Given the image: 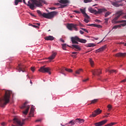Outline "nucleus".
<instances>
[{"instance_id":"bf43d9fd","label":"nucleus","mask_w":126,"mask_h":126,"mask_svg":"<svg viewBox=\"0 0 126 126\" xmlns=\"http://www.w3.org/2000/svg\"><path fill=\"white\" fill-rule=\"evenodd\" d=\"M1 126H4L5 125V123L4 122H2L1 124Z\"/></svg>"},{"instance_id":"ea45409f","label":"nucleus","mask_w":126,"mask_h":126,"mask_svg":"<svg viewBox=\"0 0 126 126\" xmlns=\"http://www.w3.org/2000/svg\"><path fill=\"white\" fill-rule=\"evenodd\" d=\"M37 12L38 14L39 15V16H43V14H42V12H41V11L37 10Z\"/></svg>"},{"instance_id":"69168bd1","label":"nucleus","mask_w":126,"mask_h":126,"mask_svg":"<svg viewBox=\"0 0 126 126\" xmlns=\"http://www.w3.org/2000/svg\"><path fill=\"white\" fill-rule=\"evenodd\" d=\"M36 25H38L37 26H38V27H39V26H40V23H36Z\"/></svg>"},{"instance_id":"79ce46f5","label":"nucleus","mask_w":126,"mask_h":126,"mask_svg":"<svg viewBox=\"0 0 126 126\" xmlns=\"http://www.w3.org/2000/svg\"><path fill=\"white\" fill-rule=\"evenodd\" d=\"M84 21L86 23H88V22H89V19H87V18L85 17V19H84Z\"/></svg>"},{"instance_id":"37998d69","label":"nucleus","mask_w":126,"mask_h":126,"mask_svg":"<svg viewBox=\"0 0 126 126\" xmlns=\"http://www.w3.org/2000/svg\"><path fill=\"white\" fill-rule=\"evenodd\" d=\"M107 108H108V111H111V109H112V105H111L110 104H109L107 106Z\"/></svg>"},{"instance_id":"a19ab883","label":"nucleus","mask_w":126,"mask_h":126,"mask_svg":"<svg viewBox=\"0 0 126 126\" xmlns=\"http://www.w3.org/2000/svg\"><path fill=\"white\" fill-rule=\"evenodd\" d=\"M65 70L68 72H72V69H71L65 68Z\"/></svg>"},{"instance_id":"cd10ccee","label":"nucleus","mask_w":126,"mask_h":126,"mask_svg":"<svg viewBox=\"0 0 126 126\" xmlns=\"http://www.w3.org/2000/svg\"><path fill=\"white\" fill-rule=\"evenodd\" d=\"M72 46L73 47V48H75V49H76L78 51H80V50H81V49L80 48V47H79V45H72Z\"/></svg>"},{"instance_id":"423d86ee","label":"nucleus","mask_w":126,"mask_h":126,"mask_svg":"<svg viewBox=\"0 0 126 126\" xmlns=\"http://www.w3.org/2000/svg\"><path fill=\"white\" fill-rule=\"evenodd\" d=\"M38 71L40 72H42V73H46V72H48L49 74H51V68L48 67H46L45 66H43L40 67V68L38 69Z\"/></svg>"},{"instance_id":"1a4fd4ad","label":"nucleus","mask_w":126,"mask_h":126,"mask_svg":"<svg viewBox=\"0 0 126 126\" xmlns=\"http://www.w3.org/2000/svg\"><path fill=\"white\" fill-rule=\"evenodd\" d=\"M102 113V110H100L99 108L97 109V110L94 111V113H93L92 115H90V118H91L93 117L94 118H95L96 116H98V115H100Z\"/></svg>"},{"instance_id":"6ab92c4d","label":"nucleus","mask_w":126,"mask_h":126,"mask_svg":"<svg viewBox=\"0 0 126 126\" xmlns=\"http://www.w3.org/2000/svg\"><path fill=\"white\" fill-rule=\"evenodd\" d=\"M34 107L32 106L31 108L29 117H34Z\"/></svg>"},{"instance_id":"aec40b11","label":"nucleus","mask_w":126,"mask_h":126,"mask_svg":"<svg viewBox=\"0 0 126 126\" xmlns=\"http://www.w3.org/2000/svg\"><path fill=\"white\" fill-rule=\"evenodd\" d=\"M75 124H76V120L70 121L68 123H67L65 125V126H66V125H68L69 126H74V125H75Z\"/></svg>"},{"instance_id":"72a5a7b5","label":"nucleus","mask_w":126,"mask_h":126,"mask_svg":"<svg viewBox=\"0 0 126 126\" xmlns=\"http://www.w3.org/2000/svg\"><path fill=\"white\" fill-rule=\"evenodd\" d=\"M117 28H121V26L119 25L114 26L113 28L112 29H117Z\"/></svg>"},{"instance_id":"a878e982","label":"nucleus","mask_w":126,"mask_h":126,"mask_svg":"<svg viewBox=\"0 0 126 126\" xmlns=\"http://www.w3.org/2000/svg\"><path fill=\"white\" fill-rule=\"evenodd\" d=\"M126 53H118L115 55V57H125Z\"/></svg>"},{"instance_id":"9d476101","label":"nucleus","mask_w":126,"mask_h":126,"mask_svg":"<svg viewBox=\"0 0 126 126\" xmlns=\"http://www.w3.org/2000/svg\"><path fill=\"white\" fill-rule=\"evenodd\" d=\"M124 1L125 2H126V0H121V1H119L118 2H113L112 3V5H114V6H116V7H119L120 6H123L124 4L121 3L119 4V2H122V1Z\"/></svg>"},{"instance_id":"f257e3e1","label":"nucleus","mask_w":126,"mask_h":126,"mask_svg":"<svg viewBox=\"0 0 126 126\" xmlns=\"http://www.w3.org/2000/svg\"><path fill=\"white\" fill-rule=\"evenodd\" d=\"M31 1H32V3H30V1H29L27 5L28 6H29L32 10H34L35 5L38 7H41V6H43V3L44 4H47V2L45 0H31Z\"/></svg>"},{"instance_id":"e2e57ef3","label":"nucleus","mask_w":126,"mask_h":126,"mask_svg":"<svg viewBox=\"0 0 126 126\" xmlns=\"http://www.w3.org/2000/svg\"><path fill=\"white\" fill-rule=\"evenodd\" d=\"M126 78L124 80H122V81H121V82H126Z\"/></svg>"},{"instance_id":"5701e85b","label":"nucleus","mask_w":126,"mask_h":126,"mask_svg":"<svg viewBox=\"0 0 126 126\" xmlns=\"http://www.w3.org/2000/svg\"><path fill=\"white\" fill-rule=\"evenodd\" d=\"M104 49H106V46H102V47L99 48L98 49L96 50V53H101V52H103Z\"/></svg>"},{"instance_id":"e433bc0d","label":"nucleus","mask_w":126,"mask_h":126,"mask_svg":"<svg viewBox=\"0 0 126 126\" xmlns=\"http://www.w3.org/2000/svg\"><path fill=\"white\" fill-rule=\"evenodd\" d=\"M89 62L91 63V66H93L94 64V62H93V61L92 60V59H90Z\"/></svg>"},{"instance_id":"412c9836","label":"nucleus","mask_w":126,"mask_h":126,"mask_svg":"<svg viewBox=\"0 0 126 126\" xmlns=\"http://www.w3.org/2000/svg\"><path fill=\"white\" fill-rule=\"evenodd\" d=\"M88 26H93V27H96L97 28H102V26L100 25H97L95 24H92L88 25Z\"/></svg>"},{"instance_id":"0e129e2a","label":"nucleus","mask_w":126,"mask_h":126,"mask_svg":"<svg viewBox=\"0 0 126 126\" xmlns=\"http://www.w3.org/2000/svg\"><path fill=\"white\" fill-rule=\"evenodd\" d=\"M30 14L32 16H35V15L33 14L32 13H30Z\"/></svg>"},{"instance_id":"6e6d98bb","label":"nucleus","mask_w":126,"mask_h":126,"mask_svg":"<svg viewBox=\"0 0 126 126\" xmlns=\"http://www.w3.org/2000/svg\"><path fill=\"white\" fill-rule=\"evenodd\" d=\"M50 9H52V10H55V9H56V7H52L50 8Z\"/></svg>"},{"instance_id":"4d7b16f0","label":"nucleus","mask_w":126,"mask_h":126,"mask_svg":"<svg viewBox=\"0 0 126 126\" xmlns=\"http://www.w3.org/2000/svg\"><path fill=\"white\" fill-rule=\"evenodd\" d=\"M61 42H62V43H64V40L63 39V38H60Z\"/></svg>"},{"instance_id":"a211bd4d","label":"nucleus","mask_w":126,"mask_h":126,"mask_svg":"<svg viewBox=\"0 0 126 126\" xmlns=\"http://www.w3.org/2000/svg\"><path fill=\"white\" fill-rule=\"evenodd\" d=\"M56 56L57 53L55 52L53 54H52L51 56L48 58V60H49L50 61H53V60L55 59V58H56Z\"/></svg>"},{"instance_id":"20e7f679","label":"nucleus","mask_w":126,"mask_h":126,"mask_svg":"<svg viewBox=\"0 0 126 126\" xmlns=\"http://www.w3.org/2000/svg\"><path fill=\"white\" fill-rule=\"evenodd\" d=\"M58 1L59 2L55 3V5H58L59 8H64V7L68 5V3H69L68 0H58Z\"/></svg>"},{"instance_id":"49530a36","label":"nucleus","mask_w":126,"mask_h":126,"mask_svg":"<svg viewBox=\"0 0 126 126\" xmlns=\"http://www.w3.org/2000/svg\"><path fill=\"white\" fill-rule=\"evenodd\" d=\"M81 30H83V31H84L85 32H86V33H88V31L84 28H81Z\"/></svg>"},{"instance_id":"8fccbe9b","label":"nucleus","mask_w":126,"mask_h":126,"mask_svg":"<svg viewBox=\"0 0 126 126\" xmlns=\"http://www.w3.org/2000/svg\"><path fill=\"white\" fill-rule=\"evenodd\" d=\"M19 2H18V0H15V5H17V4H18Z\"/></svg>"},{"instance_id":"39448f33","label":"nucleus","mask_w":126,"mask_h":126,"mask_svg":"<svg viewBox=\"0 0 126 126\" xmlns=\"http://www.w3.org/2000/svg\"><path fill=\"white\" fill-rule=\"evenodd\" d=\"M57 13L58 12L56 11L50 12L48 13H43V17L44 18H47V19H52V18H54V17L57 15Z\"/></svg>"},{"instance_id":"5fc2aeb1","label":"nucleus","mask_w":126,"mask_h":126,"mask_svg":"<svg viewBox=\"0 0 126 126\" xmlns=\"http://www.w3.org/2000/svg\"><path fill=\"white\" fill-rule=\"evenodd\" d=\"M80 34H81V35H83V34H84V32L82 31H80Z\"/></svg>"},{"instance_id":"f704fd0d","label":"nucleus","mask_w":126,"mask_h":126,"mask_svg":"<svg viewBox=\"0 0 126 126\" xmlns=\"http://www.w3.org/2000/svg\"><path fill=\"white\" fill-rule=\"evenodd\" d=\"M95 46H96V45H95L94 43H90L88 44V47L91 48V47H95Z\"/></svg>"},{"instance_id":"680f3d73","label":"nucleus","mask_w":126,"mask_h":126,"mask_svg":"<svg viewBox=\"0 0 126 126\" xmlns=\"http://www.w3.org/2000/svg\"><path fill=\"white\" fill-rule=\"evenodd\" d=\"M71 57H73V58H76V54L72 55H71Z\"/></svg>"},{"instance_id":"2eb2a0df","label":"nucleus","mask_w":126,"mask_h":126,"mask_svg":"<svg viewBox=\"0 0 126 126\" xmlns=\"http://www.w3.org/2000/svg\"><path fill=\"white\" fill-rule=\"evenodd\" d=\"M13 123L15 124V125H17V126H22L21 121H20V120L16 118H14L13 119Z\"/></svg>"},{"instance_id":"58836bf2","label":"nucleus","mask_w":126,"mask_h":126,"mask_svg":"<svg viewBox=\"0 0 126 126\" xmlns=\"http://www.w3.org/2000/svg\"><path fill=\"white\" fill-rule=\"evenodd\" d=\"M85 3H88L89 2H92V0H84Z\"/></svg>"},{"instance_id":"603ef678","label":"nucleus","mask_w":126,"mask_h":126,"mask_svg":"<svg viewBox=\"0 0 126 126\" xmlns=\"http://www.w3.org/2000/svg\"><path fill=\"white\" fill-rule=\"evenodd\" d=\"M110 115V113H107L106 115L103 116V118H108Z\"/></svg>"},{"instance_id":"4be33fe9","label":"nucleus","mask_w":126,"mask_h":126,"mask_svg":"<svg viewBox=\"0 0 126 126\" xmlns=\"http://www.w3.org/2000/svg\"><path fill=\"white\" fill-rule=\"evenodd\" d=\"M89 11L91 12V13H94V14H97V10L94 9L93 8L90 7L88 8Z\"/></svg>"},{"instance_id":"9b49d317","label":"nucleus","mask_w":126,"mask_h":126,"mask_svg":"<svg viewBox=\"0 0 126 126\" xmlns=\"http://www.w3.org/2000/svg\"><path fill=\"white\" fill-rule=\"evenodd\" d=\"M80 11L81 12V13H82L83 16L86 18H87L88 19H90V17H89V16H88L87 13H86V10L85 9V8H84V9L80 8Z\"/></svg>"},{"instance_id":"774afa93","label":"nucleus","mask_w":126,"mask_h":126,"mask_svg":"<svg viewBox=\"0 0 126 126\" xmlns=\"http://www.w3.org/2000/svg\"><path fill=\"white\" fill-rule=\"evenodd\" d=\"M95 22H100V20H96Z\"/></svg>"},{"instance_id":"f8f14e48","label":"nucleus","mask_w":126,"mask_h":126,"mask_svg":"<svg viewBox=\"0 0 126 126\" xmlns=\"http://www.w3.org/2000/svg\"><path fill=\"white\" fill-rule=\"evenodd\" d=\"M92 72L93 75H97L99 76L100 74L102 73L101 69H95V70H92Z\"/></svg>"},{"instance_id":"c85d7f7f","label":"nucleus","mask_w":126,"mask_h":126,"mask_svg":"<svg viewBox=\"0 0 126 126\" xmlns=\"http://www.w3.org/2000/svg\"><path fill=\"white\" fill-rule=\"evenodd\" d=\"M79 42L80 43H83L84 44H85V43H86V42H87V41L86 40V39H83L79 38Z\"/></svg>"},{"instance_id":"393cba45","label":"nucleus","mask_w":126,"mask_h":126,"mask_svg":"<svg viewBox=\"0 0 126 126\" xmlns=\"http://www.w3.org/2000/svg\"><path fill=\"white\" fill-rule=\"evenodd\" d=\"M64 70H65V67H62L61 68H59L60 73H62V74H63V75L65 76V74L64 73Z\"/></svg>"},{"instance_id":"f3484780","label":"nucleus","mask_w":126,"mask_h":126,"mask_svg":"<svg viewBox=\"0 0 126 126\" xmlns=\"http://www.w3.org/2000/svg\"><path fill=\"white\" fill-rule=\"evenodd\" d=\"M106 11H107V10L105 8L98 9V11H96V14H101L103 12H106Z\"/></svg>"},{"instance_id":"ddd939ff","label":"nucleus","mask_w":126,"mask_h":126,"mask_svg":"<svg viewBox=\"0 0 126 126\" xmlns=\"http://www.w3.org/2000/svg\"><path fill=\"white\" fill-rule=\"evenodd\" d=\"M71 40L72 44H78L79 37L78 36L72 37Z\"/></svg>"},{"instance_id":"f03ea898","label":"nucleus","mask_w":126,"mask_h":126,"mask_svg":"<svg viewBox=\"0 0 126 126\" xmlns=\"http://www.w3.org/2000/svg\"><path fill=\"white\" fill-rule=\"evenodd\" d=\"M10 98V92L9 91L5 92V95L3 98L0 99V106L3 107L8 102Z\"/></svg>"},{"instance_id":"c756f323","label":"nucleus","mask_w":126,"mask_h":126,"mask_svg":"<svg viewBox=\"0 0 126 126\" xmlns=\"http://www.w3.org/2000/svg\"><path fill=\"white\" fill-rule=\"evenodd\" d=\"M82 71H83V70L81 68L79 69L78 70H76L75 71V73L76 74H80L81 72H82Z\"/></svg>"},{"instance_id":"4468645a","label":"nucleus","mask_w":126,"mask_h":126,"mask_svg":"<svg viewBox=\"0 0 126 126\" xmlns=\"http://www.w3.org/2000/svg\"><path fill=\"white\" fill-rule=\"evenodd\" d=\"M108 122V120H103L101 122H99L98 123H96L94 124L95 126H103V125H105L106 123Z\"/></svg>"},{"instance_id":"bb28decb","label":"nucleus","mask_w":126,"mask_h":126,"mask_svg":"<svg viewBox=\"0 0 126 126\" xmlns=\"http://www.w3.org/2000/svg\"><path fill=\"white\" fill-rule=\"evenodd\" d=\"M23 67L22 66V65L21 64H19L18 66V69L20 72V71H23V72H24V71L23 70Z\"/></svg>"},{"instance_id":"2f4dec72","label":"nucleus","mask_w":126,"mask_h":126,"mask_svg":"<svg viewBox=\"0 0 126 126\" xmlns=\"http://www.w3.org/2000/svg\"><path fill=\"white\" fill-rule=\"evenodd\" d=\"M62 48L64 51H66V44L64 43L62 44Z\"/></svg>"},{"instance_id":"a18cd8bd","label":"nucleus","mask_w":126,"mask_h":126,"mask_svg":"<svg viewBox=\"0 0 126 126\" xmlns=\"http://www.w3.org/2000/svg\"><path fill=\"white\" fill-rule=\"evenodd\" d=\"M104 20H105L104 23H105V24H108V21H109V18L105 19Z\"/></svg>"},{"instance_id":"13d9d810","label":"nucleus","mask_w":126,"mask_h":126,"mask_svg":"<svg viewBox=\"0 0 126 126\" xmlns=\"http://www.w3.org/2000/svg\"><path fill=\"white\" fill-rule=\"evenodd\" d=\"M41 121H42V120H41V119H38L35 121V122L37 123L38 122H41Z\"/></svg>"},{"instance_id":"de8ad7c7","label":"nucleus","mask_w":126,"mask_h":126,"mask_svg":"<svg viewBox=\"0 0 126 126\" xmlns=\"http://www.w3.org/2000/svg\"><path fill=\"white\" fill-rule=\"evenodd\" d=\"M74 12H75V13H78V14H80V13H81V12L80 11L78 10H74Z\"/></svg>"},{"instance_id":"7ed1b4c3","label":"nucleus","mask_w":126,"mask_h":126,"mask_svg":"<svg viewBox=\"0 0 126 126\" xmlns=\"http://www.w3.org/2000/svg\"><path fill=\"white\" fill-rule=\"evenodd\" d=\"M123 14H124V12H123V10L117 12L115 14L116 17L112 20V23H114V24H117L118 23H126V20H121L117 21L119 18H120L121 16L123 15Z\"/></svg>"},{"instance_id":"3c124183","label":"nucleus","mask_w":126,"mask_h":126,"mask_svg":"<svg viewBox=\"0 0 126 126\" xmlns=\"http://www.w3.org/2000/svg\"><path fill=\"white\" fill-rule=\"evenodd\" d=\"M31 69L32 71V72H34V71H35V68L33 67H32L31 68Z\"/></svg>"},{"instance_id":"09e8293b","label":"nucleus","mask_w":126,"mask_h":126,"mask_svg":"<svg viewBox=\"0 0 126 126\" xmlns=\"http://www.w3.org/2000/svg\"><path fill=\"white\" fill-rule=\"evenodd\" d=\"M119 25L120 26V28L122 27V26L123 27H125V26H126V23L122 24H120Z\"/></svg>"},{"instance_id":"338daca9","label":"nucleus","mask_w":126,"mask_h":126,"mask_svg":"<svg viewBox=\"0 0 126 126\" xmlns=\"http://www.w3.org/2000/svg\"><path fill=\"white\" fill-rule=\"evenodd\" d=\"M23 1L25 4H26V2L25 1V0H23Z\"/></svg>"},{"instance_id":"b1692460","label":"nucleus","mask_w":126,"mask_h":126,"mask_svg":"<svg viewBox=\"0 0 126 126\" xmlns=\"http://www.w3.org/2000/svg\"><path fill=\"white\" fill-rule=\"evenodd\" d=\"M76 124H82L84 123V120L81 119H76Z\"/></svg>"},{"instance_id":"6e6552de","label":"nucleus","mask_w":126,"mask_h":126,"mask_svg":"<svg viewBox=\"0 0 126 126\" xmlns=\"http://www.w3.org/2000/svg\"><path fill=\"white\" fill-rule=\"evenodd\" d=\"M77 25L74 24H68L67 25V28L70 30V31H72V28L74 29L75 31H78V29H77Z\"/></svg>"},{"instance_id":"c03bdc74","label":"nucleus","mask_w":126,"mask_h":126,"mask_svg":"<svg viewBox=\"0 0 126 126\" xmlns=\"http://www.w3.org/2000/svg\"><path fill=\"white\" fill-rule=\"evenodd\" d=\"M30 26H32V27H34V28H39L38 26H36L32 24L30 25Z\"/></svg>"},{"instance_id":"473e14b6","label":"nucleus","mask_w":126,"mask_h":126,"mask_svg":"<svg viewBox=\"0 0 126 126\" xmlns=\"http://www.w3.org/2000/svg\"><path fill=\"white\" fill-rule=\"evenodd\" d=\"M98 102L97 99H94L91 101V104H95V103H97Z\"/></svg>"},{"instance_id":"864d4df0","label":"nucleus","mask_w":126,"mask_h":126,"mask_svg":"<svg viewBox=\"0 0 126 126\" xmlns=\"http://www.w3.org/2000/svg\"><path fill=\"white\" fill-rule=\"evenodd\" d=\"M88 80H89V79L87 78V79H86L85 80H83V82H86V81H88Z\"/></svg>"},{"instance_id":"7c9ffc66","label":"nucleus","mask_w":126,"mask_h":126,"mask_svg":"<svg viewBox=\"0 0 126 126\" xmlns=\"http://www.w3.org/2000/svg\"><path fill=\"white\" fill-rule=\"evenodd\" d=\"M106 72H109L110 73H113V72H117V70H109V69H107L106 70Z\"/></svg>"},{"instance_id":"dca6fc26","label":"nucleus","mask_w":126,"mask_h":126,"mask_svg":"<svg viewBox=\"0 0 126 126\" xmlns=\"http://www.w3.org/2000/svg\"><path fill=\"white\" fill-rule=\"evenodd\" d=\"M45 40L46 41H53L55 39V37L52 35H49L48 36H46L44 37Z\"/></svg>"},{"instance_id":"0eeeda50","label":"nucleus","mask_w":126,"mask_h":126,"mask_svg":"<svg viewBox=\"0 0 126 126\" xmlns=\"http://www.w3.org/2000/svg\"><path fill=\"white\" fill-rule=\"evenodd\" d=\"M28 103V102H25L21 107V109H26V110L23 112L24 115H27V114H28V111H29V109H30V105H27Z\"/></svg>"},{"instance_id":"c9c22d12","label":"nucleus","mask_w":126,"mask_h":126,"mask_svg":"<svg viewBox=\"0 0 126 126\" xmlns=\"http://www.w3.org/2000/svg\"><path fill=\"white\" fill-rule=\"evenodd\" d=\"M110 14H111V12L107 11L105 13L104 16L105 17H107Z\"/></svg>"},{"instance_id":"052dcab7","label":"nucleus","mask_w":126,"mask_h":126,"mask_svg":"<svg viewBox=\"0 0 126 126\" xmlns=\"http://www.w3.org/2000/svg\"><path fill=\"white\" fill-rule=\"evenodd\" d=\"M72 54L73 55H76V54H77V52H72Z\"/></svg>"},{"instance_id":"4c0bfd02","label":"nucleus","mask_w":126,"mask_h":126,"mask_svg":"<svg viewBox=\"0 0 126 126\" xmlns=\"http://www.w3.org/2000/svg\"><path fill=\"white\" fill-rule=\"evenodd\" d=\"M114 125H116V123H111L110 124L106 125L104 126H114Z\"/></svg>"}]
</instances>
